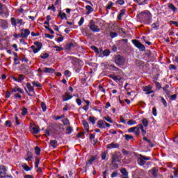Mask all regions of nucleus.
Instances as JSON below:
<instances>
[{
    "instance_id": "1",
    "label": "nucleus",
    "mask_w": 178,
    "mask_h": 178,
    "mask_svg": "<svg viewBox=\"0 0 178 178\" xmlns=\"http://www.w3.org/2000/svg\"><path fill=\"white\" fill-rule=\"evenodd\" d=\"M134 154L135 156H136L138 165H139L140 166H144V165L147 163L146 161H151V157L149 156H143V154H138L136 153Z\"/></svg>"
},
{
    "instance_id": "2",
    "label": "nucleus",
    "mask_w": 178,
    "mask_h": 178,
    "mask_svg": "<svg viewBox=\"0 0 178 178\" xmlns=\"http://www.w3.org/2000/svg\"><path fill=\"white\" fill-rule=\"evenodd\" d=\"M138 17L143 22L149 23V22H151V19H152V15L149 10H145L139 13Z\"/></svg>"
},
{
    "instance_id": "3",
    "label": "nucleus",
    "mask_w": 178,
    "mask_h": 178,
    "mask_svg": "<svg viewBox=\"0 0 178 178\" xmlns=\"http://www.w3.org/2000/svg\"><path fill=\"white\" fill-rule=\"evenodd\" d=\"M63 127L62 124L59 123H54L51 124V129L54 134H60V133H62V130H63Z\"/></svg>"
},
{
    "instance_id": "4",
    "label": "nucleus",
    "mask_w": 178,
    "mask_h": 178,
    "mask_svg": "<svg viewBox=\"0 0 178 178\" xmlns=\"http://www.w3.org/2000/svg\"><path fill=\"white\" fill-rule=\"evenodd\" d=\"M89 29L91 31H93V33H99V31H101V29H99V26H97L95 24V22H94V20L91 19L89 22Z\"/></svg>"
},
{
    "instance_id": "5",
    "label": "nucleus",
    "mask_w": 178,
    "mask_h": 178,
    "mask_svg": "<svg viewBox=\"0 0 178 178\" xmlns=\"http://www.w3.org/2000/svg\"><path fill=\"white\" fill-rule=\"evenodd\" d=\"M115 63H116L118 66H123V65L126 63V59L120 55L116 56L115 58Z\"/></svg>"
},
{
    "instance_id": "6",
    "label": "nucleus",
    "mask_w": 178,
    "mask_h": 178,
    "mask_svg": "<svg viewBox=\"0 0 178 178\" xmlns=\"http://www.w3.org/2000/svg\"><path fill=\"white\" fill-rule=\"evenodd\" d=\"M26 92L29 95V97H33V95H35V92L34 91V88L31 86V83H26V88H25Z\"/></svg>"
},
{
    "instance_id": "7",
    "label": "nucleus",
    "mask_w": 178,
    "mask_h": 178,
    "mask_svg": "<svg viewBox=\"0 0 178 178\" xmlns=\"http://www.w3.org/2000/svg\"><path fill=\"white\" fill-rule=\"evenodd\" d=\"M34 44L36 45L37 47L33 45L31 47V48L34 54H37L39 51H41V48H42V44L40 42H35Z\"/></svg>"
},
{
    "instance_id": "8",
    "label": "nucleus",
    "mask_w": 178,
    "mask_h": 178,
    "mask_svg": "<svg viewBox=\"0 0 178 178\" xmlns=\"http://www.w3.org/2000/svg\"><path fill=\"white\" fill-rule=\"evenodd\" d=\"M34 44L36 45L37 47L33 45L31 47V48L34 54H37L39 51H41V48H42V44L40 42H35Z\"/></svg>"
},
{
    "instance_id": "9",
    "label": "nucleus",
    "mask_w": 178,
    "mask_h": 178,
    "mask_svg": "<svg viewBox=\"0 0 178 178\" xmlns=\"http://www.w3.org/2000/svg\"><path fill=\"white\" fill-rule=\"evenodd\" d=\"M132 43L138 49H141L142 51L145 50V46H144V44H143L141 42L138 41V40H132Z\"/></svg>"
},
{
    "instance_id": "10",
    "label": "nucleus",
    "mask_w": 178,
    "mask_h": 178,
    "mask_svg": "<svg viewBox=\"0 0 178 178\" xmlns=\"http://www.w3.org/2000/svg\"><path fill=\"white\" fill-rule=\"evenodd\" d=\"M20 38H27L30 35V30L29 29H22L20 30Z\"/></svg>"
},
{
    "instance_id": "11",
    "label": "nucleus",
    "mask_w": 178,
    "mask_h": 178,
    "mask_svg": "<svg viewBox=\"0 0 178 178\" xmlns=\"http://www.w3.org/2000/svg\"><path fill=\"white\" fill-rule=\"evenodd\" d=\"M11 24L14 27H16L17 24H19V26H22V24L23 23V19H15V17H12L10 19Z\"/></svg>"
},
{
    "instance_id": "12",
    "label": "nucleus",
    "mask_w": 178,
    "mask_h": 178,
    "mask_svg": "<svg viewBox=\"0 0 178 178\" xmlns=\"http://www.w3.org/2000/svg\"><path fill=\"white\" fill-rule=\"evenodd\" d=\"M72 98H73V96L70 95L69 92H67L62 95V100L63 102H66V101H69V99H72Z\"/></svg>"
},
{
    "instance_id": "13",
    "label": "nucleus",
    "mask_w": 178,
    "mask_h": 178,
    "mask_svg": "<svg viewBox=\"0 0 178 178\" xmlns=\"http://www.w3.org/2000/svg\"><path fill=\"white\" fill-rule=\"evenodd\" d=\"M143 90L145 91V92H146V94L154 93V90H152V86L151 85H148L147 86H143Z\"/></svg>"
},
{
    "instance_id": "14",
    "label": "nucleus",
    "mask_w": 178,
    "mask_h": 178,
    "mask_svg": "<svg viewBox=\"0 0 178 178\" xmlns=\"http://www.w3.org/2000/svg\"><path fill=\"white\" fill-rule=\"evenodd\" d=\"M128 133H135L136 136H140V131L138 127H134L128 129Z\"/></svg>"
},
{
    "instance_id": "15",
    "label": "nucleus",
    "mask_w": 178,
    "mask_h": 178,
    "mask_svg": "<svg viewBox=\"0 0 178 178\" xmlns=\"http://www.w3.org/2000/svg\"><path fill=\"white\" fill-rule=\"evenodd\" d=\"M6 177V168L4 165H0V178Z\"/></svg>"
},
{
    "instance_id": "16",
    "label": "nucleus",
    "mask_w": 178,
    "mask_h": 178,
    "mask_svg": "<svg viewBox=\"0 0 178 178\" xmlns=\"http://www.w3.org/2000/svg\"><path fill=\"white\" fill-rule=\"evenodd\" d=\"M149 172L152 173V175L153 176V177L154 178L158 177V172H159L158 168L154 167L152 170H150Z\"/></svg>"
},
{
    "instance_id": "17",
    "label": "nucleus",
    "mask_w": 178,
    "mask_h": 178,
    "mask_svg": "<svg viewBox=\"0 0 178 178\" xmlns=\"http://www.w3.org/2000/svg\"><path fill=\"white\" fill-rule=\"evenodd\" d=\"M0 26L3 30H6V28L8 27V21L5 19H0Z\"/></svg>"
},
{
    "instance_id": "18",
    "label": "nucleus",
    "mask_w": 178,
    "mask_h": 178,
    "mask_svg": "<svg viewBox=\"0 0 178 178\" xmlns=\"http://www.w3.org/2000/svg\"><path fill=\"white\" fill-rule=\"evenodd\" d=\"M42 73H55V70L51 67H44L42 70Z\"/></svg>"
},
{
    "instance_id": "19",
    "label": "nucleus",
    "mask_w": 178,
    "mask_h": 178,
    "mask_svg": "<svg viewBox=\"0 0 178 178\" xmlns=\"http://www.w3.org/2000/svg\"><path fill=\"white\" fill-rule=\"evenodd\" d=\"M106 121L100 120L97 122V126L99 127V129H105L106 126Z\"/></svg>"
},
{
    "instance_id": "20",
    "label": "nucleus",
    "mask_w": 178,
    "mask_h": 178,
    "mask_svg": "<svg viewBox=\"0 0 178 178\" xmlns=\"http://www.w3.org/2000/svg\"><path fill=\"white\" fill-rule=\"evenodd\" d=\"M100 52H102V54H103L100 55L102 58H104V56H109V55L111 54V51H109V49H105L104 51H102V49H101Z\"/></svg>"
},
{
    "instance_id": "21",
    "label": "nucleus",
    "mask_w": 178,
    "mask_h": 178,
    "mask_svg": "<svg viewBox=\"0 0 178 178\" xmlns=\"http://www.w3.org/2000/svg\"><path fill=\"white\" fill-rule=\"evenodd\" d=\"M119 158H120V156H119V154L117 153L112 154V162H119Z\"/></svg>"
},
{
    "instance_id": "22",
    "label": "nucleus",
    "mask_w": 178,
    "mask_h": 178,
    "mask_svg": "<svg viewBox=\"0 0 178 178\" xmlns=\"http://www.w3.org/2000/svg\"><path fill=\"white\" fill-rule=\"evenodd\" d=\"M33 159V153L30 151H28L26 153V155L25 156V159L29 162V161H31Z\"/></svg>"
},
{
    "instance_id": "23",
    "label": "nucleus",
    "mask_w": 178,
    "mask_h": 178,
    "mask_svg": "<svg viewBox=\"0 0 178 178\" xmlns=\"http://www.w3.org/2000/svg\"><path fill=\"white\" fill-rule=\"evenodd\" d=\"M97 159V156H92L86 163V166H91V165H92V163L94 162V161H96Z\"/></svg>"
},
{
    "instance_id": "24",
    "label": "nucleus",
    "mask_w": 178,
    "mask_h": 178,
    "mask_svg": "<svg viewBox=\"0 0 178 178\" xmlns=\"http://www.w3.org/2000/svg\"><path fill=\"white\" fill-rule=\"evenodd\" d=\"M58 16L60 17L62 20H63V19L67 20V16H66V13H63L62 11H59Z\"/></svg>"
},
{
    "instance_id": "25",
    "label": "nucleus",
    "mask_w": 178,
    "mask_h": 178,
    "mask_svg": "<svg viewBox=\"0 0 178 178\" xmlns=\"http://www.w3.org/2000/svg\"><path fill=\"white\" fill-rule=\"evenodd\" d=\"M107 148L109 149H112V148H119V144L111 143V144L108 145Z\"/></svg>"
},
{
    "instance_id": "26",
    "label": "nucleus",
    "mask_w": 178,
    "mask_h": 178,
    "mask_svg": "<svg viewBox=\"0 0 178 178\" xmlns=\"http://www.w3.org/2000/svg\"><path fill=\"white\" fill-rule=\"evenodd\" d=\"M50 145L51 147H52L53 148H56V147H58V140H52L50 141Z\"/></svg>"
},
{
    "instance_id": "27",
    "label": "nucleus",
    "mask_w": 178,
    "mask_h": 178,
    "mask_svg": "<svg viewBox=\"0 0 178 178\" xmlns=\"http://www.w3.org/2000/svg\"><path fill=\"white\" fill-rule=\"evenodd\" d=\"M82 124L84 127V128L86 129V131H90V126L88 125V122L86 120H83L82 122Z\"/></svg>"
},
{
    "instance_id": "28",
    "label": "nucleus",
    "mask_w": 178,
    "mask_h": 178,
    "mask_svg": "<svg viewBox=\"0 0 178 178\" xmlns=\"http://www.w3.org/2000/svg\"><path fill=\"white\" fill-rule=\"evenodd\" d=\"M113 6V3L112 1H108L107 6H106V10L108 13V10H109V9H111L112 7Z\"/></svg>"
},
{
    "instance_id": "29",
    "label": "nucleus",
    "mask_w": 178,
    "mask_h": 178,
    "mask_svg": "<svg viewBox=\"0 0 178 178\" xmlns=\"http://www.w3.org/2000/svg\"><path fill=\"white\" fill-rule=\"evenodd\" d=\"M120 172L123 175L122 177L129 176V172H127V170H126V168L120 169Z\"/></svg>"
},
{
    "instance_id": "30",
    "label": "nucleus",
    "mask_w": 178,
    "mask_h": 178,
    "mask_svg": "<svg viewBox=\"0 0 178 178\" xmlns=\"http://www.w3.org/2000/svg\"><path fill=\"white\" fill-rule=\"evenodd\" d=\"M86 10H88L87 15H90V13H91V12H94V8H92V7H91V6H86Z\"/></svg>"
},
{
    "instance_id": "31",
    "label": "nucleus",
    "mask_w": 178,
    "mask_h": 178,
    "mask_svg": "<svg viewBox=\"0 0 178 178\" xmlns=\"http://www.w3.org/2000/svg\"><path fill=\"white\" fill-rule=\"evenodd\" d=\"M168 8L169 9H171L172 12H176L177 10V8L175 6V5H173V3H170L168 5Z\"/></svg>"
},
{
    "instance_id": "32",
    "label": "nucleus",
    "mask_w": 178,
    "mask_h": 178,
    "mask_svg": "<svg viewBox=\"0 0 178 178\" xmlns=\"http://www.w3.org/2000/svg\"><path fill=\"white\" fill-rule=\"evenodd\" d=\"M32 84L34 87H37L38 88H41L42 87L41 83L38 81H33Z\"/></svg>"
},
{
    "instance_id": "33",
    "label": "nucleus",
    "mask_w": 178,
    "mask_h": 178,
    "mask_svg": "<svg viewBox=\"0 0 178 178\" xmlns=\"http://www.w3.org/2000/svg\"><path fill=\"white\" fill-rule=\"evenodd\" d=\"M126 141H129V140H134V137H133V136H131V135H127V134H125L124 136Z\"/></svg>"
},
{
    "instance_id": "34",
    "label": "nucleus",
    "mask_w": 178,
    "mask_h": 178,
    "mask_svg": "<svg viewBox=\"0 0 178 178\" xmlns=\"http://www.w3.org/2000/svg\"><path fill=\"white\" fill-rule=\"evenodd\" d=\"M169 87V85H165V87L163 88V91L167 94V95H169L170 94V91L168 90Z\"/></svg>"
},
{
    "instance_id": "35",
    "label": "nucleus",
    "mask_w": 178,
    "mask_h": 178,
    "mask_svg": "<svg viewBox=\"0 0 178 178\" xmlns=\"http://www.w3.org/2000/svg\"><path fill=\"white\" fill-rule=\"evenodd\" d=\"M144 141H147V143H149V147H151L152 148L154 147V144L151 143V140L146 137L143 138Z\"/></svg>"
},
{
    "instance_id": "36",
    "label": "nucleus",
    "mask_w": 178,
    "mask_h": 178,
    "mask_svg": "<svg viewBox=\"0 0 178 178\" xmlns=\"http://www.w3.org/2000/svg\"><path fill=\"white\" fill-rule=\"evenodd\" d=\"M72 48H74V44L71 42V43H68L66 45V49L70 50L72 49Z\"/></svg>"
},
{
    "instance_id": "37",
    "label": "nucleus",
    "mask_w": 178,
    "mask_h": 178,
    "mask_svg": "<svg viewBox=\"0 0 178 178\" xmlns=\"http://www.w3.org/2000/svg\"><path fill=\"white\" fill-rule=\"evenodd\" d=\"M62 122L65 126H69L70 124V122H69V119L67 118L62 120Z\"/></svg>"
},
{
    "instance_id": "38",
    "label": "nucleus",
    "mask_w": 178,
    "mask_h": 178,
    "mask_svg": "<svg viewBox=\"0 0 178 178\" xmlns=\"http://www.w3.org/2000/svg\"><path fill=\"white\" fill-rule=\"evenodd\" d=\"M142 123H143L144 127H148V120H147V119L143 118L142 120Z\"/></svg>"
},
{
    "instance_id": "39",
    "label": "nucleus",
    "mask_w": 178,
    "mask_h": 178,
    "mask_svg": "<svg viewBox=\"0 0 178 178\" xmlns=\"http://www.w3.org/2000/svg\"><path fill=\"white\" fill-rule=\"evenodd\" d=\"M73 131V128L72 127H68L66 129L65 134H70Z\"/></svg>"
},
{
    "instance_id": "40",
    "label": "nucleus",
    "mask_w": 178,
    "mask_h": 178,
    "mask_svg": "<svg viewBox=\"0 0 178 178\" xmlns=\"http://www.w3.org/2000/svg\"><path fill=\"white\" fill-rule=\"evenodd\" d=\"M6 8V6L3 5L2 3H0V14L2 15V13H3L5 11L3 10V9Z\"/></svg>"
},
{
    "instance_id": "41",
    "label": "nucleus",
    "mask_w": 178,
    "mask_h": 178,
    "mask_svg": "<svg viewBox=\"0 0 178 178\" xmlns=\"http://www.w3.org/2000/svg\"><path fill=\"white\" fill-rule=\"evenodd\" d=\"M53 48L56 49V52H60V51H63V48L59 46L54 45L53 46Z\"/></svg>"
},
{
    "instance_id": "42",
    "label": "nucleus",
    "mask_w": 178,
    "mask_h": 178,
    "mask_svg": "<svg viewBox=\"0 0 178 178\" xmlns=\"http://www.w3.org/2000/svg\"><path fill=\"white\" fill-rule=\"evenodd\" d=\"M35 154H36V155H40V154H41V149H40L38 146L35 147Z\"/></svg>"
},
{
    "instance_id": "43",
    "label": "nucleus",
    "mask_w": 178,
    "mask_h": 178,
    "mask_svg": "<svg viewBox=\"0 0 178 178\" xmlns=\"http://www.w3.org/2000/svg\"><path fill=\"white\" fill-rule=\"evenodd\" d=\"M137 122H136V120H129L127 122V124H129V126H133L134 124H136Z\"/></svg>"
},
{
    "instance_id": "44",
    "label": "nucleus",
    "mask_w": 178,
    "mask_h": 178,
    "mask_svg": "<svg viewBox=\"0 0 178 178\" xmlns=\"http://www.w3.org/2000/svg\"><path fill=\"white\" fill-rule=\"evenodd\" d=\"M24 80V75L23 74H19L18 76V83H22Z\"/></svg>"
},
{
    "instance_id": "45",
    "label": "nucleus",
    "mask_w": 178,
    "mask_h": 178,
    "mask_svg": "<svg viewBox=\"0 0 178 178\" xmlns=\"http://www.w3.org/2000/svg\"><path fill=\"white\" fill-rule=\"evenodd\" d=\"M41 108H42L43 112L47 111V105L45 104V103L41 102Z\"/></svg>"
},
{
    "instance_id": "46",
    "label": "nucleus",
    "mask_w": 178,
    "mask_h": 178,
    "mask_svg": "<svg viewBox=\"0 0 178 178\" xmlns=\"http://www.w3.org/2000/svg\"><path fill=\"white\" fill-rule=\"evenodd\" d=\"M115 5H124V0H118L115 1Z\"/></svg>"
},
{
    "instance_id": "47",
    "label": "nucleus",
    "mask_w": 178,
    "mask_h": 178,
    "mask_svg": "<svg viewBox=\"0 0 178 178\" xmlns=\"http://www.w3.org/2000/svg\"><path fill=\"white\" fill-rule=\"evenodd\" d=\"M40 58H41L42 59H47V58H49V54H48L47 53L42 54L40 56Z\"/></svg>"
},
{
    "instance_id": "48",
    "label": "nucleus",
    "mask_w": 178,
    "mask_h": 178,
    "mask_svg": "<svg viewBox=\"0 0 178 178\" xmlns=\"http://www.w3.org/2000/svg\"><path fill=\"white\" fill-rule=\"evenodd\" d=\"M91 49L95 52V54H99V50L95 46H91Z\"/></svg>"
},
{
    "instance_id": "49",
    "label": "nucleus",
    "mask_w": 178,
    "mask_h": 178,
    "mask_svg": "<svg viewBox=\"0 0 178 178\" xmlns=\"http://www.w3.org/2000/svg\"><path fill=\"white\" fill-rule=\"evenodd\" d=\"M22 115V116H26L27 115V108L23 107Z\"/></svg>"
},
{
    "instance_id": "50",
    "label": "nucleus",
    "mask_w": 178,
    "mask_h": 178,
    "mask_svg": "<svg viewBox=\"0 0 178 178\" xmlns=\"http://www.w3.org/2000/svg\"><path fill=\"white\" fill-rule=\"evenodd\" d=\"M134 2H137L139 5H143L145 2H147V0H134Z\"/></svg>"
},
{
    "instance_id": "51",
    "label": "nucleus",
    "mask_w": 178,
    "mask_h": 178,
    "mask_svg": "<svg viewBox=\"0 0 178 178\" xmlns=\"http://www.w3.org/2000/svg\"><path fill=\"white\" fill-rule=\"evenodd\" d=\"M161 102L163 103V105H164L165 108L168 106V102H166L165 98L161 97Z\"/></svg>"
},
{
    "instance_id": "52",
    "label": "nucleus",
    "mask_w": 178,
    "mask_h": 178,
    "mask_svg": "<svg viewBox=\"0 0 178 178\" xmlns=\"http://www.w3.org/2000/svg\"><path fill=\"white\" fill-rule=\"evenodd\" d=\"M159 27V24H158V22H155V23L152 24V29H158Z\"/></svg>"
},
{
    "instance_id": "53",
    "label": "nucleus",
    "mask_w": 178,
    "mask_h": 178,
    "mask_svg": "<svg viewBox=\"0 0 178 178\" xmlns=\"http://www.w3.org/2000/svg\"><path fill=\"white\" fill-rule=\"evenodd\" d=\"M39 165H40V159L36 157L35 158V168H38Z\"/></svg>"
},
{
    "instance_id": "54",
    "label": "nucleus",
    "mask_w": 178,
    "mask_h": 178,
    "mask_svg": "<svg viewBox=\"0 0 178 178\" xmlns=\"http://www.w3.org/2000/svg\"><path fill=\"white\" fill-rule=\"evenodd\" d=\"M110 37H111V38H115V37H118V33H115V32H112V31H111V32H110Z\"/></svg>"
},
{
    "instance_id": "55",
    "label": "nucleus",
    "mask_w": 178,
    "mask_h": 178,
    "mask_svg": "<svg viewBox=\"0 0 178 178\" xmlns=\"http://www.w3.org/2000/svg\"><path fill=\"white\" fill-rule=\"evenodd\" d=\"M110 77L113 79V80H115V81H119V80H120L118 76L110 75Z\"/></svg>"
},
{
    "instance_id": "56",
    "label": "nucleus",
    "mask_w": 178,
    "mask_h": 178,
    "mask_svg": "<svg viewBox=\"0 0 178 178\" xmlns=\"http://www.w3.org/2000/svg\"><path fill=\"white\" fill-rule=\"evenodd\" d=\"M23 168L24 170H26V172H30V170H31V168L26 164H25V165L23 166Z\"/></svg>"
},
{
    "instance_id": "57",
    "label": "nucleus",
    "mask_w": 178,
    "mask_h": 178,
    "mask_svg": "<svg viewBox=\"0 0 178 178\" xmlns=\"http://www.w3.org/2000/svg\"><path fill=\"white\" fill-rule=\"evenodd\" d=\"M5 124L6 127H12V122H10V120L6 121Z\"/></svg>"
},
{
    "instance_id": "58",
    "label": "nucleus",
    "mask_w": 178,
    "mask_h": 178,
    "mask_svg": "<svg viewBox=\"0 0 178 178\" xmlns=\"http://www.w3.org/2000/svg\"><path fill=\"white\" fill-rule=\"evenodd\" d=\"M154 83L156 87V88H158L159 90L161 88V83L156 81H154Z\"/></svg>"
},
{
    "instance_id": "59",
    "label": "nucleus",
    "mask_w": 178,
    "mask_h": 178,
    "mask_svg": "<svg viewBox=\"0 0 178 178\" xmlns=\"http://www.w3.org/2000/svg\"><path fill=\"white\" fill-rule=\"evenodd\" d=\"M104 119H105V120H106V122H108V123H113V121L112 120V119L109 116L104 117Z\"/></svg>"
},
{
    "instance_id": "60",
    "label": "nucleus",
    "mask_w": 178,
    "mask_h": 178,
    "mask_svg": "<svg viewBox=\"0 0 178 178\" xmlns=\"http://www.w3.org/2000/svg\"><path fill=\"white\" fill-rule=\"evenodd\" d=\"M32 130H33L34 134H38V133H40V129H38V128H37V127H33L32 129Z\"/></svg>"
},
{
    "instance_id": "61",
    "label": "nucleus",
    "mask_w": 178,
    "mask_h": 178,
    "mask_svg": "<svg viewBox=\"0 0 178 178\" xmlns=\"http://www.w3.org/2000/svg\"><path fill=\"white\" fill-rule=\"evenodd\" d=\"M14 63L15 65H20V60H19V58H14Z\"/></svg>"
},
{
    "instance_id": "62",
    "label": "nucleus",
    "mask_w": 178,
    "mask_h": 178,
    "mask_svg": "<svg viewBox=\"0 0 178 178\" xmlns=\"http://www.w3.org/2000/svg\"><path fill=\"white\" fill-rule=\"evenodd\" d=\"M84 23V17H81L78 24L79 26H83V24Z\"/></svg>"
},
{
    "instance_id": "63",
    "label": "nucleus",
    "mask_w": 178,
    "mask_h": 178,
    "mask_svg": "<svg viewBox=\"0 0 178 178\" xmlns=\"http://www.w3.org/2000/svg\"><path fill=\"white\" fill-rule=\"evenodd\" d=\"M99 91H102V92H104V93H105V92H106V90L104 88V87L102 86V85H99Z\"/></svg>"
},
{
    "instance_id": "64",
    "label": "nucleus",
    "mask_w": 178,
    "mask_h": 178,
    "mask_svg": "<svg viewBox=\"0 0 178 178\" xmlns=\"http://www.w3.org/2000/svg\"><path fill=\"white\" fill-rule=\"evenodd\" d=\"M174 177H178V170L176 168H174Z\"/></svg>"
}]
</instances>
